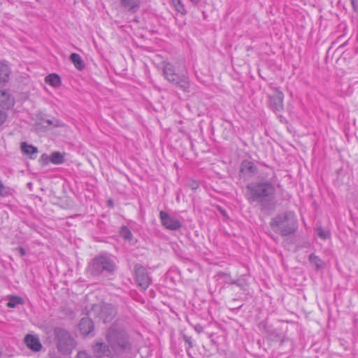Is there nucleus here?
<instances>
[{"label":"nucleus","instance_id":"nucleus-1","mask_svg":"<svg viewBox=\"0 0 358 358\" xmlns=\"http://www.w3.org/2000/svg\"><path fill=\"white\" fill-rule=\"evenodd\" d=\"M247 199L250 203L257 202L262 205L267 201L273 200L275 187L271 180H260L251 182L246 187Z\"/></svg>","mask_w":358,"mask_h":358},{"label":"nucleus","instance_id":"nucleus-2","mask_svg":"<svg viewBox=\"0 0 358 358\" xmlns=\"http://www.w3.org/2000/svg\"><path fill=\"white\" fill-rule=\"evenodd\" d=\"M105 338L115 355L129 352L131 349L132 344L127 332L117 324H113L108 329Z\"/></svg>","mask_w":358,"mask_h":358},{"label":"nucleus","instance_id":"nucleus-3","mask_svg":"<svg viewBox=\"0 0 358 358\" xmlns=\"http://www.w3.org/2000/svg\"><path fill=\"white\" fill-rule=\"evenodd\" d=\"M270 224L275 232L283 236L294 234L298 228L296 217L290 211L277 215Z\"/></svg>","mask_w":358,"mask_h":358},{"label":"nucleus","instance_id":"nucleus-4","mask_svg":"<svg viewBox=\"0 0 358 358\" xmlns=\"http://www.w3.org/2000/svg\"><path fill=\"white\" fill-rule=\"evenodd\" d=\"M115 267V264L110 257L99 255L91 260L86 268V273L92 276L110 274L114 272Z\"/></svg>","mask_w":358,"mask_h":358},{"label":"nucleus","instance_id":"nucleus-5","mask_svg":"<svg viewBox=\"0 0 358 358\" xmlns=\"http://www.w3.org/2000/svg\"><path fill=\"white\" fill-rule=\"evenodd\" d=\"M163 74L166 80L176 85L178 88L185 92L190 91V82L187 73H177L175 66L169 63L165 62L163 65Z\"/></svg>","mask_w":358,"mask_h":358},{"label":"nucleus","instance_id":"nucleus-6","mask_svg":"<svg viewBox=\"0 0 358 358\" xmlns=\"http://www.w3.org/2000/svg\"><path fill=\"white\" fill-rule=\"evenodd\" d=\"M55 340L58 350L64 355L70 354L76 347V341L64 329H55Z\"/></svg>","mask_w":358,"mask_h":358},{"label":"nucleus","instance_id":"nucleus-7","mask_svg":"<svg viewBox=\"0 0 358 358\" xmlns=\"http://www.w3.org/2000/svg\"><path fill=\"white\" fill-rule=\"evenodd\" d=\"M94 315L103 322H110L115 316L116 310L111 304L100 303L94 305L92 308Z\"/></svg>","mask_w":358,"mask_h":358},{"label":"nucleus","instance_id":"nucleus-8","mask_svg":"<svg viewBox=\"0 0 358 358\" xmlns=\"http://www.w3.org/2000/svg\"><path fill=\"white\" fill-rule=\"evenodd\" d=\"M136 281L142 289H146L150 285L152 280L146 268L140 264L134 267Z\"/></svg>","mask_w":358,"mask_h":358},{"label":"nucleus","instance_id":"nucleus-9","mask_svg":"<svg viewBox=\"0 0 358 358\" xmlns=\"http://www.w3.org/2000/svg\"><path fill=\"white\" fill-rule=\"evenodd\" d=\"M159 218L162 224L167 229L176 231L182 227V224L178 219L171 216L164 211L162 210L159 212Z\"/></svg>","mask_w":358,"mask_h":358},{"label":"nucleus","instance_id":"nucleus-10","mask_svg":"<svg viewBox=\"0 0 358 358\" xmlns=\"http://www.w3.org/2000/svg\"><path fill=\"white\" fill-rule=\"evenodd\" d=\"M92 352L96 357H113L115 355L110 345L103 341H96L92 345Z\"/></svg>","mask_w":358,"mask_h":358},{"label":"nucleus","instance_id":"nucleus-11","mask_svg":"<svg viewBox=\"0 0 358 358\" xmlns=\"http://www.w3.org/2000/svg\"><path fill=\"white\" fill-rule=\"evenodd\" d=\"M259 173L257 167L249 160H243L240 166L241 176L250 178Z\"/></svg>","mask_w":358,"mask_h":358},{"label":"nucleus","instance_id":"nucleus-12","mask_svg":"<svg viewBox=\"0 0 358 358\" xmlns=\"http://www.w3.org/2000/svg\"><path fill=\"white\" fill-rule=\"evenodd\" d=\"M284 94L281 91L276 90L275 95L269 97L270 106L275 112L280 111L283 108Z\"/></svg>","mask_w":358,"mask_h":358},{"label":"nucleus","instance_id":"nucleus-13","mask_svg":"<svg viewBox=\"0 0 358 358\" xmlns=\"http://www.w3.org/2000/svg\"><path fill=\"white\" fill-rule=\"evenodd\" d=\"M24 342L27 346L34 352L40 351L42 348L39 339L33 335H27L24 338Z\"/></svg>","mask_w":358,"mask_h":358},{"label":"nucleus","instance_id":"nucleus-14","mask_svg":"<svg viewBox=\"0 0 358 358\" xmlns=\"http://www.w3.org/2000/svg\"><path fill=\"white\" fill-rule=\"evenodd\" d=\"M13 97L6 91H0V106L3 108H10L14 105Z\"/></svg>","mask_w":358,"mask_h":358},{"label":"nucleus","instance_id":"nucleus-15","mask_svg":"<svg viewBox=\"0 0 358 358\" xmlns=\"http://www.w3.org/2000/svg\"><path fill=\"white\" fill-rule=\"evenodd\" d=\"M79 329L83 335H88L94 329V324L92 320L88 317L82 318L79 323Z\"/></svg>","mask_w":358,"mask_h":358},{"label":"nucleus","instance_id":"nucleus-16","mask_svg":"<svg viewBox=\"0 0 358 358\" xmlns=\"http://www.w3.org/2000/svg\"><path fill=\"white\" fill-rule=\"evenodd\" d=\"M120 4L127 11L135 13L140 7V0H120Z\"/></svg>","mask_w":358,"mask_h":358},{"label":"nucleus","instance_id":"nucleus-17","mask_svg":"<svg viewBox=\"0 0 358 358\" xmlns=\"http://www.w3.org/2000/svg\"><path fill=\"white\" fill-rule=\"evenodd\" d=\"M21 151L23 154L29 156L31 159H34L36 158V154L38 152V149L32 145H29L26 142H22L21 143Z\"/></svg>","mask_w":358,"mask_h":358},{"label":"nucleus","instance_id":"nucleus-18","mask_svg":"<svg viewBox=\"0 0 358 358\" xmlns=\"http://www.w3.org/2000/svg\"><path fill=\"white\" fill-rule=\"evenodd\" d=\"M10 69L7 64L0 62V84L8 80Z\"/></svg>","mask_w":358,"mask_h":358},{"label":"nucleus","instance_id":"nucleus-19","mask_svg":"<svg viewBox=\"0 0 358 358\" xmlns=\"http://www.w3.org/2000/svg\"><path fill=\"white\" fill-rule=\"evenodd\" d=\"M70 60L72 62V63L74 64L75 67L78 70L81 71L85 68L84 62L79 54H78V53L71 54Z\"/></svg>","mask_w":358,"mask_h":358},{"label":"nucleus","instance_id":"nucleus-20","mask_svg":"<svg viewBox=\"0 0 358 358\" xmlns=\"http://www.w3.org/2000/svg\"><path fill=\"white\" fill-rule=\"evenodd\" d=\"M45 81L46 83L54 87H57L61 85V78L56 73H52L47 76L45 78Z\"/></svg>","mask_w":358,"mask_h":358},{"label":"nucleus","instance_id":"nucleus-21","mask_svg":"<svg viewBox=\"0 0 358 358\" xmlns=\"http://www.w3.org/2000/svg\"><path fill=\"white\" fill-rule=\"evenodd\" d=\"M64 155L59 152H54L50 155V162L54 164H61L64 162Z\"/></svg>","mask_w":358,"mask_h":358},{"label":"nucleus","instance_id":"nucleus-22","mask_svg":"<svg viewBox=\"0 0 358 358\" xmlns=\"http://www.w3.org/2000/svg\"><path fill=\"white\" fill-rule=\"evenodd\" d=\"M309 261L316 268L320 269L323 268L324 263L322 260L315 254L312 253L309 255Z\"/></svg>","mask_w":358,"mask_h":358},{"label":"nucleus","instance_id":"nucleus-23","mask_svg":"<svg viewBox=\"0 0 358 358\" xmlns=\"http://www.w3.org/2000/svg\"><path fill=\"white\" fill-rule=\"evenodd\" d=\"M23 300L21 297L17 296H11L7 303V306L9 308H15L17 305L22 304Z\"/></svg>","mask_w":358,"mask_h":358},{"label":"nucleus","instance_id":"nucleus-24","mask_svg":"<svg viewBox=\"0 0 358 358\" xmlns=\"http://www.w3.org/2000/svg\"><path fill=\"white\" fill-rule=\"evenodd\" d=\"M171 3L176 10L182 15H185L187 11L181 0H171Z\"/></svg>","mask_w":358,"mask_h":358},{"label":"nucleus","instance_id":"nucleus-25","mask_svg":"<svg viewBox=\"0 0 358 358\" xmlns=\"http://www.w3.org/2000/svg\"><path fill=\"white\" fill-rule=\"evenodd\" d=\"M120 234V236L127 241H131L133 238L132 233L127 227H122Z\"/></svg>","mask_w":358,"mask_h":358},{"label":"nucleus","instance_id":"nucleus-26","mask_svg":"<svg viewBox=\"0 0 358 358\" xmlns=\"http://www.w3.org/2000/svg\"><path fill=\"white\" fill-rule=\"evenodd\" d=\"M316 231L317 236L323 240L330 238V232L328 230L324 229L322 227H317Z\"/></svg>","mask_w":358,"mask_h":358},{"label":"nucleus","instance_id":"nucleus-27","mask_svg":"<svg viewBox=\"0 0 358 358\" xmlns=\"http://www.w3.org/2000/svg\"><path fill=\"white\" fill-rule=\"evenodd\" d=\"M11 194V189L9 187L5 186L0 180V196H7Z\"/></svg>","mask_w":358,"mask_h":358},{"label":"nucleus","instance_id":"nucleus-28","mask_svg":"<svg viewBox=\"0 0 358 358\" xmlns=\"http://www.w3.org/2000/svg\"><path fill=\"white\" fill-rule=\"evenodd\" d=\"M219 278L222 279L224 282L227 284L232 285L234 282V280L231 279V277L228 273H220L217 274Z\"/></svg>","mask_w":358,"mask_h":358},{"label":"nucleus","instance_id":"nucleus-29","mask_svg":"<svg viewBox=\"0 0 358 358\" xmlns=\"http://www.w3.org/2000/svg\"><path fill=\"white\" fill-rule=\"evenodd\" d=\"M232 285H236V286L239 287L241 289H245V282L242 279H238L236 280H234V282H232Z\"/></svg>","mask_w":358,"mask_h":358},{"label":"nucleus","instance_id":"nucleus-30","mask_svg":"<svg viewBox=\"0 0 358 358\" xmlns=\"http://www.w3.org/2000/svg\"><path fill=\"white\" fill-rule=\"evenodd\" d=\"M183 340L188 345V348H193V343H192L191 337L187 336V335L184 334L183 335Z\"/></svg>","mask_w":358,"mask_h":358},{"label":"nucleus","instance_id":"nucleus-31","mask_svg":"<svg viewBox=\"0 0 358 358\" xmlns=\"http://www.w3.org/2000/svg\"><path fill=\"white\" fill-rule=\"evenodd\" d=\"M77 358H93L85 351H80L77 354Z\"/></svg>","mask_w":358,"mask_h":358},{"label":"nucleus","instance_id":"nucleus-32","mask_svg":"<svg viewBox=\"0 0 358 358\" xmlns=\"http://www.w3.org/2000/svg\"><path fill=\"white\" fill-rule=\"evenodd\" d=\"M6 117V113L0 110V126L5 122Z\"/></svg>","mask_w":358,"mask_h":358},{"label":"nucleus","instance_id":"nucleus-33","mask_svg":"<svg viewBox=\"0 0 358 358\" xmlns=\"http://www.w3.org/2000/svg\"><path fill=\"white\" fill-rule=\"evenodd\" d=\"M350 1L354 10L358 13V0H350Z\"/></svg>","mask_w":358,"mask_h":358},{"label":"nucleus","instance_id":"nucleus-34","mask_svg":"<svg viewBox=\"0 0 358 358\" xmlns=\"http://www.w3.org/2000/svg\"><path fill=\"white\" fill-rule=\"evenodd\" d=\"M50 156H48L46 154L42 155L41 157V159L45 163L47 164L48 162H50Z\"/></svg>","mask_w":358,"mask_h":358},{"label":"nucleus","instance_id":"nucleus-35","mask_svg":"<svg viewBox=\"0 0 358 358\" xmlns=\"http://www.w3.org/2000/svg\"><path fill=\"white\" fill-rule=\"evenodd\" d=\"M194 330L197 332V333H201L203 331V327L202 325L198 324H196L194 326Z\"/></svg>","mask_w":358,"mask_h":358},{"label":"nucleus","instance_id":"nucleus-36","mask_svg":"<svg viewBox=\"0 0 358 358\" xmlns=\"http://www.w3.org/2000/svg\"><path fill=\"white\" fill-rule=\"evenodd\" d=\"M17 250L19 251V252H20L21 256L25 255L26 252H25V250L23 248L19 247Z\"/></svg>","mask_w":358,"mask_h":358},{"label":"nucleus","instance_id":"nucleus-37","mask_svg":"<svg viewBox=\"0 0 358 358\" xmlns=\"http://www.w3.org/2000/svg\"><path fill=\"white\" fill-rule=\"evenodd\" d=\"M201 0H190V1L194 4H198Z\"/></svg>","mask_w":358,"mask_h":358},{"label":"nucleus","instance_id":"nucleus-38","mask_svg":"<svg viewBox=\"0 0 358 358\" xmlns=\"http://www.w3.org/2000/svg\"><path fill=\"white\" fill-rule=\"evenodd\" d=\"M46 122H48V124L49 125L52 124V122L51 120H48Z\"/></svg>","mask_w":358,"mask_h":358},{"label":"nucleus","instance_id":"nucleus-39","mask_svg":"<svg viewBox=\"0 0 358 358\" xmlns=\"http://www.w3.org/2000/svg\"><path fill=\"white\" fill-rule=\"evenodd\" d=\"M268 173H266L265 174V176H261V178H262V179H264V178H267V177H268Z\"/></svg>","mask_w":358,"mask_h":358},{"label":"nucleus","instance_id":"nucleus-40","mask_svg":"<svg viewBox=\"0 0 358 358\" xmlns=\"http://www.w3.org/2000/svg\"><path fill=\"white\" fill-rule=\"evenodd\" d=\"M198 187V185H193L192 189H196Z\"/></svg>","mask_w":358,"mask_h":358},{"label":"nucleus","instance_id":"nucleus-41","mask_svg":"<svg viewBox=\"0 0 358 358\" xmlns=\"http://www.w3.org/2000/svg\"><path fill=\"white\" fill-rule=\"evenodd\" d=\"M198 187V185H193L192 189H196Z\"/></svg>","mask_w":358,"mask_h":358}]
</instances>
